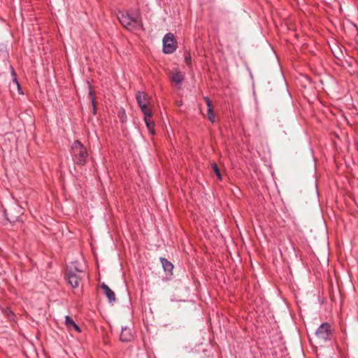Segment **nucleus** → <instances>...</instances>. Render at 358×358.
Instances as JSON below:
<instances>
[{"mask_svg": "<svg viewBox=\"0 0 358 358\" xmlns=\"http://www.w3.org/2000/svg\"><path fill=\"white\" fill-rule=\"evenodd\" d=\"M117 17L122 25L129 31L140 29L143 27L141 16L138 11H119Z\"/></svg>", "mask_w": 358, "mask_h": 358, "instance_id": "obj_1", "label": "nucleus"}, {"mask_svg": "<svg viewBox=\"0 0 358 358\" xmlns=\"http://www.w3.org/2000/svg\"><path fill=\"white\" fill-rule=\"evenodd\" d=\"M73 161L78 165H85L88 159V151L86 147L80 141H75L71 149Z\"/></svg>", "mask_w": 358, "mask_h": 358, "instance_id": "obj_2", "label": "nucleus"}, {"mask_svg": "<svg viewBox=\"0 0 358 358\" xmlns=\"http://www.w3.org/2000/svg\"><path fill=\"white\" fill-rule=\"evenodd\" d=\"M177 43L173 34H166L163 38V52L171 54L176 50Z\"/></svg>", "mask_w": 358, "mask_h": 358, "instance_id": "obj_3", "label": "nucleus"}, {"mask_svg": "<svg viewBox=\"0 0 358 358\" xmlns=\"http://www.w3.org/2000/svg\"><path fill=\"white\" fill-rule=\"evenodd\" d=\"M136 101L142 113L152 110L149 107L150 97L144 92L138 91L136 94Z\"/></svg>", "mask_w": 358, "mask_h": 358, "instance_id": "obj_4", "label": "nucleus"}, {"mask_svg": "<svg viewBox=\"0 0 358 358\" xmlns=\"http://www.w3.org/2000/svg\"><path fill=\"white\" fill-rule=\"evenodd\" d=\"M331 333V325L327 322H324L318 327L315 334L318 338L327 341L330 339Z\"/></svg>", "mask_w": 358, "mask_h": 358, "instance_id": "obj_5", "label": "nucleus"}, {"mask_svg": "<svg viewBox=\"0 0 358 358\" xmlns=\"http://www.w3.org/2000/svg\"><path fill=\"white\" fill-rule=\"evenodd\" d=\"M143 113L144 115V121L148 129L151 134H155V122L152 120V110Z\"/></svg>", "mask_w": 358, "mask_h": 358, "instance_id": "obj_6", "label": "nucleus"}, {"mask_svg": "<svg viewBox=\"0 0 358 358\" xmlns=\"http://www.w3.org/2000/svg\"><path fill=\"white\" fill-rule=\"evenodd\" d=\"M65 325L68 331L72 332L73 331L80 333L81 331L79 326L71 318L70 316L66 315L65 317Z\"/></svg>", "mask_w": 358, "mask_h": 358, "instance_id": "obj_7", "label": "nucleus"}, {"mask_svg": "<svg viewBox=\"0 0 358 358\" xmlns=\"http://www.w3.org/2000/svg\"><path fill=\"white\" fill-rule=\"evenodd\" d=\"M101 288L103 290L104 294L108 299L110 303H113L116 301V297L115 292L105 283H102L101 285Z\"/></svg>", "mask_w": 358, "mask_h": 358, "instance_id": "obj_8", "label": "nucleus"}, {"mask_svg": "<svg viewBox=\"0 0 358 358\" xmlns=\"http://www.w3.org/2000/svg\"><path fill=\"white\" fill-rule=\"evenodd\" d=\"M170 75L171 81L175 83L178 85V87H180L184 80V75L182 73L178 70H173L171 72Z\"/></svg>", "mask_w": 358, "mask_h": 358, "instance_id": "obj_9", "label": "nucleus"}, {"mask_svg": "<svg viewBox=\"0 0 358 358\" xmlns=\"http://www.w3.org/2000/svg\"><path fill=\"white\" fill-rule=\"evenodd\" d=\"M120 341L122 342H129L133 338L131 331L127 327H122V331L120 336Z\"/></svg>", "mask_w": 358, "mask_h": 358, "instance_id": "obj_10", "label": "nucleus"}, {"mask_svg": "<svg viewBox=\"0 0 358 358\" xmlns=\"http://www.w3.org/2000/svg\"><path fill=\"white\" fill-rule=\"evenodd\" d=\"M68 279L69 282L73 287H78L80 282L81 278L77 273L70 271L68 273Z\"/></svg>", "mask_w": 358, "mask_h": 358, "instance_id": "obj_11", "label": "nucleus"}, {"mask_svg": "<svg viewBox=\"0 0 358 358\" xmlns=\"http://www.w3.org/2000/svg\"><path fill=\"white\" fill-rule=\"evenodd\" d=\"M204 100L208 107V118L211 122L213 123L215 122V116L211 101L208 97H204Z\"/></svg>", "mask_w": 358, "mask_h": 358, "instance_id": "obj_12", "label": "nucleus"}, {"mask_svg": "<svg viewBox=\"0 0 358 358\" xmlns=\"http://www.w3.org/2000/svg\"><path fill=\"white\" fill-rule=\"evenodd\" d=\"M11 74L13 76V83L10 84V88L12 89V90H14L15 88H16L19 94H23V92L22 91L20 83L17 81L16 73L14 71L13 68H12Z\"/></svg>", "mask_w": 358, "mask_h": 358, "instance_id": "obj_13", "label": "nucleus"}, {"mask_svg": "<svg viewBox=\"0 0 358 358\" xmlns=\"http://www.w3.org/2000/svg\"><path fill=\"white\" fill-rule=\"evenodd\" d=\"M160 262L162 264L164 271L171 273L173 269V264L164 257H160Z\"/></svg>", "mask_w": 358, "mask_h": 358, "instance_id": "obj_14", "label": "nucleus"}, {"mask_svg": "<svg viewBox=\"0 0 358 358\" xmlns=\"http://www.w3.org/2000/svg\"><path fill=\"white\" fill-rule=\"evenodd\" d=\"M89 95L91 98V101H92V106H93V113H94V115H95L96 114V106H95V101H94V95H93V92L92 90H90Z\"/></svg>", "mask_w": 358, "mask_h": 358, "instance_id": "obj_15", "label": "nucleus"}, {"mask_svg": "<svg viewBox=\"0 0 358 358\" xmlns=\"http://www.w3.org/2000/svg\"><path fill=\"white\" fill-rule=\"evenodd\" d=\"M185 62L187 65L189 66L191 64V55L189 52H185Z\"/></svg>", "mask_w": 358, "mask_h": 358, "instance_id": "obj_16", "label": "nucleus"}, {"mask_svg": "<svg viewBox=\"0 0 358 358\" xmlns=\"http://www.w3.org/2000/svg\"><path fill=\"white\" fill-rule=\"evenodd\" d=\"M212 168H213V171H214L215 174H217L218 173H220L219 168H218L217 165L215 163L212 164Z\"/></svg>", "mask_w": 358, "mask_h": 358, "instance_id": "obj_17", "label": "nucleus"}, {"mask_svg": "<svg viewBox=\"0 0 358 358\" xmlns=\"http://www.w3.org/2000/svg\"><path fill=\"white\" fill-rule=\"evenodd\" d=\"M216 176H217V178L221 180H222V176H221V173L220 172L218 173L217 174H216Z\"/></svg>", "mask_w": 358, "mask_h": 358, "instance_id": "obj_18", "label": "nucleus"}, {"mask_svg": "<svg viewBox=\"0 0 358 358\" xmlns=\"http://www.w3.org/2000/svg\"><path fill=\"white\" fill-rule=\"evenodd\" d=\"M122 115H125V111H124V110H122Z\"/></svg>", "mask_w": 358, "mask_h": 358, "instance_id": "obj_19", "label": "nucleus"}]
</instances>
